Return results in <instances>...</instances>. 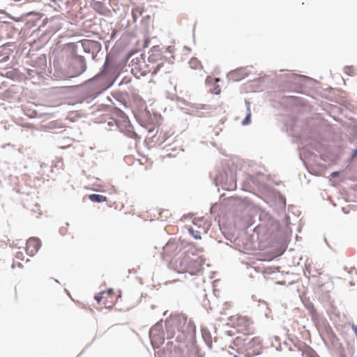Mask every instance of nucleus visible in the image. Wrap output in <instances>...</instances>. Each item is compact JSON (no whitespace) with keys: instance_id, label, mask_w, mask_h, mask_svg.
<instances>
[{"instance_id":"obj_1","label":"nucleus","mask_w":357,"mask_h":357,"mask_svg":"<svg viewBox=\"0 0 357 357\" xmlns=\"http://www.w3.org/2000/svg\"><path fill=\"white\" fill-rule=\"evenodd\" d=\"M203 262L202 257L197 256L192 252H188L172 264L178 273H189L193 275L200 271Z\"/></svg>"},{"instance_id":"obj_2","label":"nucleus","mask_w":357,"mask_h":357,"mask_svg":"<svg viewBox=\"0 0 357 357\" xmlns=\"http://www.w3.org/2000/svg\"><path fill=\"white\" fill-rule=\"evenodd\" d=\"M167 329V339L175 337L178 342H182L186 340L192 326L185 317H178L168 322Z\"/></svg>"},{"instance_id":"obj_3","label":"nucleus","mask_w":357,"mask_h":357,"mask_svg":"<svg viewBox=\"0 0 357 357\" xmlns=\"http://www.w3.org/2000/svg\"><path fill=\"white\" fill-rule=\"evenodd\" d=\"M232 324L236 331L242 334L241 337L250 336L255 333L252 321L245 316L236 315L233 317Z\"/></svg>"},{"instance_id":"obj_4","label":"nucleus","mask_w":357,"mask_h":357,"mask_svg":"<svg viewBox=\"0 0 357 357\" xmlns=\"http://www.w3.org/2000/svg\"><path fill=\"white\" fill-rule=\"evenodd\" d=\"M243 341V345L248 353L251 354H258L261 348V341L259 337L247 336L245 337L238 336L236 339V344H240Z\"/></svg>"},{"instance_id":"obj_5","label":"nucleus","mask_w":357,"mask_h":357,"mask_svg":"<svg viewBox=\"0 0 357 357\" xmlns=\"http://www.w3.org/2000/svg\"><path fill=\"white\" fill-rule=\"evenodd\" d=\"M148 71L152 74H156L165 63V59L161 54L156 51L152 52L148 58Z\"/></svg>"},{"instance_id":"obj_6","label":"nucleus","mask_w":357,"mask_h":357,"mask_svg":"<svg viewBox=\"0 0 357 357\" xmlns=\"http://www.w3.org/2000/svg\"><path fill=\"white\" fill-rule=\"evenodd\" d=\"M95 298L98 303L102 304L105 308H111L117 301V297L112 289L100 293L95 296Z\"/></svg>"},{"instance_id":"obj_7","label":"nucleus","mask_w":357,"mask_h":357,"mask_svg":"<svg viewBox=\"0 0 357 357\" xmlns=\"http://www.w3.org/2000/svg\"><path fill=\"white\" fill-rule=\"evenodd\" d=\"M149 337L153 344H162L165 338L162 331V326L156 324L149 331Z\"/></svg>"},{"instance_id":"obj_8","label":"nucleus","mask_w":357,"mask_h":357,"mask_svg":"<svg viewBox=\"0 0 357 357\" xmlns=\"http://www.w3.org/2000/svg\"><path fill=\"white\" fill-rule=\"evenodd\" d=\"M41 245L40 241L38 238H30L26 244V253L30 256L35 255Z\"/></svg>"},{"instance_id":"obj_9","label":"nucleus","mask_w":357,"mask_h":357,"mask_svg":"<svg viewBox=\"0 0 357 357\" xmlns=\"http://www.w3.org/2000/svg\"><path fill=\"white\" fill-rule=\"evenodd\" d=\"M89 199L93 202H105L107 201V197L105 196L98 195V194H91L89 195Z\"/></svg>"},{"instance_id":"obj_10","label":"nucleus","mask_w":357,"mask_h":357,"mask_svg":"<svg viewBox=\"0 0 357 357\" xmlns=\"http://www.w3.org/2000/svg\"><path fill=\"white\" fill-rule=\"evenodd\" d=\"M144 12V8L142 6H136L135 8H132V15L135 21L137 18L142 16V13Z\"/></svg>"},{"instance_id":"obj_11","label":"nucleus","mask_w":357,"mask_h":357,"mask_svg":"<svg viewBox=\"0 0 357 357\" xmlns=\"http://www.w3.org/2000/svg\"><path fill=\"white\" fill-rule=\"evenodd\" d=\"M190 67L192 69H199L202 68L201 62L197 58H192L189 61Z\"/></svg>"},{"instance_id":"obj_12","label":"nucleus","mask_w":357,"mask_h":357,"mask_svg":"<svg viewBox=\"0 0 357 357\" xmlns=\"http://www.w3.org/2000/svg\"><path fill=\"white\" fill-rule=\"evenodd\" d=\"M32 15H37V16H40V14L38 13H36V12H29L28 13L24 14L20 17H10V16H9V17L11 18L13 20H14L15 22H20V21L22 20L23 18L27 17L28 16Z\"/></svg>"},{"instance_id":"obj_13","label":"nucleus","mask_w":357,"mask_h":357,"mask_svg":"<svg viewBox=\"0 0 357 357\" xmlns=\"http://www.w3.org/2000/svg\"><path fill=\"white\" fill-rule=\"evenodd\" d=\"M138 61H139L138 58H136V61H135V59L132 60V61H131L132 71H134L135 70H142V63H138V62H137Z\"/></svg>"},{"instance_id":"obj_14","label":"nucleus","mask_w":357,"mask_h":357,"mask_svg":"<svg viewBox=\"0 0 357 357\" xmlns=\"http://www.w3.org/2000/svg\"><path fill=\"white\" fill-rule=\"evenodd\" d=\"M190 234L195 238V239H201V232L199 231H195V229L192 227L188 229Z\"/></svg>"},{"instance_id":"obj_15","label":"nucleus","mask_w":357,"mask_h":357,"mask_svg":"<svg viewBox=\"0 0 357 357\" xmlns=\"http://www.w3.org/2000/svg\"><path fill=\"white\" fill-rule=\"evenodd\" d=\"M250 118H251V112L250 109V106H248V114L245 119L243 121L242 123L243 125H248L250 123Z\"/></svg>"},{"instance_id":"obj_16","label":"nucleus","mask_w":357,"mask_h":357,"mask_svg":"<svg viewBox=\"0 0 357 357\" xmlns=\"http://www.w3.org/2000/svg\"><path fill=\"white\" fill-rule=\"evenodd\" d=\"M15 257L17 259H23V253L22 252H17Z\"/></svg>"},{"instance_id":"obj_17","label":"nucleus","mask_w":357,"mask_h":357,"mask_svg":"<svg viewBox=\"0 0 357 357\" xmlns=\"http://www.w3.org/2000/svg\"><path fill=\"white\" fill-rule=\"evenodd\" d=\"M79 61H81V65H82V67H83V69H82V71H83V70H84L85 67H86V66H85V63H84V62L83 56H79Z\"/></svg>"},{"instance_id":"obj_18","label":"nucleus","mask_w":357,"mask_h":357,"mask_svg":"<svg viewBox=\"0 0 357 357\" xmlns=\"http://www.w3.org/2000/svg\"><path fill=\"white\" fill-rule=\"evenodd\" d=\"M215 93L216 94H218V93L220 92V86H215Z\"/></svg>"},{"instance_id":"obj_19","label":"nucleus","mask_w":357,"mask_h":357,"mask_svg":"<svg viewBox=\"0 0 357 357\" xmlns=\"http://www.w3.org/2000/svg\"><path fill=\"white\" fill-rule=\"evenodd\" d=\"M354 156L357 155V150H356V151H354Z\"/></svg>"},{"instance_id":"obj_20","label":"nucleus","mask_w":357,"mask_h":357,"mask_svg":"<svg viewBox=\"0 0 357 357\" xmlns=\"http://www.w3.org/2000/svg\"><path fill=\"white\" fill-rule=\"evenodd\" d=\"M215 80L216 82H218L220 81V79L219 78H215Z\"/></svg>"},{"instance_id":"obj_21","label":"nucleus","mask_w":357,"mask_h":357,"mask_svg":"<svg viewBox=\"0 0 357 357\" xmlns=\"http://www.w3.org/2000/svg\"><path fill=\"white\" fill-rule=\"evenodd\" d=\"M337 172H334V173H333V174H332V175H333V176H336V175H337Z\"/></svg>"},{"instance_id":"obj_22","label":"nucleus","mask_w":357,"mask_h":357,"mask_svg":"<svg viewBox=\"0 0 357 357\" xmlns=\"http://www.w3.org/2000/svg\"><path fill=\"white\" fill-rule=\"evenodd\" d=\"M146 70H144V71L142 73V74H144V73H146Z\"/></svg>"}]
</instances>
